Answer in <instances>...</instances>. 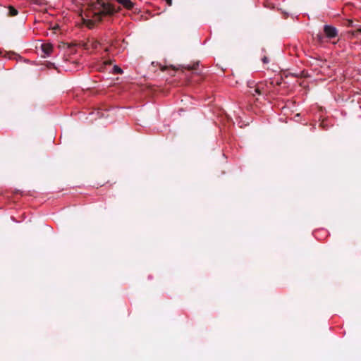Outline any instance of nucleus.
Wrapping results in <instances>:
<instances>
[{"instance_id": "12", "label": "nucleus", "mask_w": 361, "mask_h": 361, "mask_svg": "<svg viewBox=\"0 0 361 361\" xmlns=\"http://www.w3.org/2000/svg\"><path fill=\"white\" fill-rule=\"evenodd\" d=\"M104 65H106H106H110V64H111V60L105 61L104 62Z\"/></svg>"}, {"instance_id": "14", "label": "nucleus", "mask_w": 361, "mask_h": 361, "mask_svg": "<svg viewBox=\"0 0 361 361\" xmlns=\"http://www.w3.org/2000/svg\"><path fill=\"white\" fill-rule=\"evenodd\" d=\"M168 4L171 5V0H165Z\"/></svg>"}, {"instance_id": "11", "label": "nucleus", "mask_w": 361, "mask_h": 361, "mask_svg": "<svg viewBox=\"0 0 361 361\" xmlns=\"http://www.w3.org/2000/svg\"><path fill=\"white\" fill-rule=\"evenodd\" d=\"M359 32H361V29H357V30H355V31H352V32H350V33H351V34H352V35H353V36L356 35H357V33H359Z\"/></svg>"}, {"instance_id": "2", "label": "nucleus", "mask_w": 361, "mask_h": 361, "mask_svg": "<svg viewBox=\"0 0 361 361\" xmlns=\"http://www.w3.org/2000/svg\"><path fill=\"white\" fill-rule=\"evenodd\" d=\"M323 32L324 35L318 33L314 37V39L320 44L324 42L326 38L331 40L337 37L338 35V29L329 25H325L324 26Z\"/></svg>"}, {"instance_id": "1", "label": "nucleus", "mask_w": 361, "mask_h": 361, "mask_svg": "<svg viewBox=\"0 0 361 361\" xmlns=\"http://www.w3.org/2000/svg\"><path fill=\"white\" fill-rule=\"evenodd\" d=\"M116 12L114 6L104 0L91 1L87 4V11L86 16L90 18L86 20V25L92 28L96 23L100 22L102 18L107 16H112Z\"/></svg>"}, {"instance_id": "7", "label": "nucleus", "mask_w": 361, "mask_h": 361, "mask_svg": "<svg viewBox=\"0 0 361 361\" xmlns=\"http://www.w3.org/2000/svg\"><path fill=\"white\" fill-rule=\"evenodd\" d=\"M114 72L117 74H121L123 73V71L121 68H119L117 66H114Z\"/></svg>"}, {"instance_id": "4", "label": "nucleus", "mask_w": 361, "mask_h": 361, "mask_svg": "<svg viewBox=\"0 0 361 361\" xmlns=\"http://www.w3.org/2000/svg\"><path fill=\"white\" fill-rule=\"evenodd\" d=\"M42 50L46 54H49L53 50V46L51 44H43L42 45Z\"/></svg>"}, {"instance_id": "5", "label": "nucleus", "mask_w": 361, "mask_h": 361, "mask_svg": "<svg viewBox=\"0 0 361 361\" xmlns=\"http://www.w3.org/2000/svg\"><path fill=\"white\" fill-rule=\"evenodd\" d=\"M199 66V61L194 63L192 65H188V66H180L181 68L186 69L188 71H197V67Z\"/></svg>"}, {"instance_id": "3", "label": "nucleus", "mask_w": 361, "mask_h": 361, "mask_svg": "<svg viewBox=\"0 0 361 361\" xmlns=\"http://www.w3.org/2000/svg\"><path fill=\"white\" fill-rule=\"evenodd\" d=\"M116 1L128 10L132 9L134 6V3L130 0H116Z\"/></svg>"}, {"instance_id": "15", "label": "nucleus", "mask_w": 361, "mask_h": 361, "mask_svg": "<svg viewBox=\"0 0 361 361\" xmlns=\"http://www.w3.org/2000/svg\"><path fill=\"white\" fill-rule=\"evenodd\" d=\"M104 51H105L106 52H109V48L106 47V48L104 49Z\"/></svg>"}, {"instance_id": "6", "label": "nucleus", "mask_w": 361, "mask_h": 361, "mask_svg": "<svg viewBox=\"0 0 361 361\" xmlns=\"http://www.w3.org/2000/svg\"><path fill=\"white\" fill-rule=\"evenodd\" d=\"M18 14V11L13 8V6H9L8 8V16H15Z\"/></svg>"}, {"instance_id": "13", "label": "nucleus", "mask_w": 361, "mask_h": 361, "mask_svg": "<svg viewBox=\"0 0 361 361\" xmlns=\"http://www.w3.org/2000/svg\"><path fill=\"white\" fill-rule=\"evenodd\" d=\"M254 91H255L256 93L259 94H261V91H260V90H259V88L258 87H256V88L255 89V90H254Z\"/></svg>"}, {"instance_id": "9", "label": "nucleus", "mask_w": 361, "mask_h": 361, "mask_svg": "<svg viewBox=\"0 0 361 361\" xmlns=\"http://www.w3.org/2000/svg\"><path fill=\"white\" fill-rule=\"evenodd\" d=\"M345 25L348 27H353V21L352 20H348Z\"/></svg>"}, {"instance_id": "8", "label": "nucleus", "mask_w": 361, "mask_h": 361, "mask_svg": "<svg viewBox=\"0 0 361 361\" xmlns=\"http://www.w3.org/2000/svg\"><path fill=\"white\" fill-rule=\"evenodd\" d=\"M32 3L37 5H42L44 0H30Z\"/></svg>"}, {"instance_id": "10", "label": "nucleus", "mask_w": 361, "mask_h": 361, "mask_svg": "<svg viewBox=\"0 0 361 361\" xmlns=\"http://www.w3.org/2000/svg\"><path fill=\"white\" fill-rule=\"evenodd\" d=\"M262 61L264 63H268L269 62V60L268 59L267 56H264L262 59Z\"/></svg>"}]
</instances>
